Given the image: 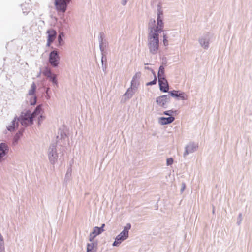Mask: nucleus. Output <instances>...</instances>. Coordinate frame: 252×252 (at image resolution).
<instances>
[{
	"mask_svg": "<svg viewBox=\"0 0 252 252\" xmlns=\"http://www.w3.org/2000/svg\"><path fill=\"white\" fill-rule=\"evenodd\" d=\"M171 97L169 94L163 95L156 98L157 103L163 108H167V104L170 101Z\"/></svg>",
	"mask_w": 252,
	"mask_h": 252,
	"instance_id": "9d476101",
	"label": "nucleus"
},
{
	"mask_svg": "<svg viewBox=\"0 0 252 252\" xmlns=\"http://www.w3.org/2000/svg\"><path fill=\"white\" fill-rule=\"evenodd\" d=\"M170 96H172L178 100H186L187 99V95L185 93L180 90H172L168 92Z\"/></svg>",
	"mask_w": 252,
	"mask_h": 252,
	"instance_id": "f8f14e48",
	"label": "nucleus"
},
{
	"mask_svg": "<svg viewBox=\"0 0 252 252\" xmlns=\"http://www.w3.org/2000/svg\"><path fill=\"white\" fill-rule=\"evenodd\" d=\"M104 226L105 224H102L101 227H94L93 229V233L95 234L96 236L99 235L104 231L103 229Z\"/></svg>",
	"mask_w": 252,
	"mask_h": 252,
	"instance_id": "6ab92c4d",
	"label": "nucleus"
},
{
	"mask_svg": "<svg viewBox=\"0 0 252 252\" xmlns=\"http://www.w3.org/2000/svg\"><path fill=\"white\" fill-rule=\"evenodd\" d=\"M49 90H50V88H46V93L47 94H48V91H49Z\"/></svg>",
	"mask_w": 252,
	"mask_h": 252,
	"instance_id": "de8ad7c7",
	"label": "nucleus"
},
{
	"mask_svg": "<svg viewBox=\"0 0 252 252\" xmlns=\"http://www.w3.org/2000/svg\"><path fill=\"white\" fill-rule=\"evenodd\" d=\"M70 2L65 0H54V5L57 11L64 13Z\"/></svg>",
	"mask_w": 252,
	"mask_h": 252,
	"instance_id": "6e6552de",
	"label": "nucleus"
},
{
	"mask_svg": "<svg viewBox=\"0 0 252 252\" xmlns=\"http://www.w3.org/2000/svg\"><path fill=\"white\" fill-rule=\"evenodd\" d=\"M185 188H186V184H185V183H182V188H181V189H180V191H181V193H182L184 191V190L185 189Z\"/></svg>",
	"mask_w": 252,
	"mask_h": 252,
	"instance_id": "a19ab883",
	"label": "nucleus"
},
{
	"mask_svg": "<svg viewBox=\"0 0 252 252\" xmlns=\"http://www.w3.org/2000/svg\"><path fill=\"white\" fill-rule=\"evenodd\" d=\"M33 117L30 110H27L26 112H22L19 117L16 116L14 118L11 122V124L7 126V128L9 131H13L18 128L19 122L22 126L27 127L33 124Z\"/></svg>",
	"mask_w": 252,
	"mask_h": 252,
	"instance_id": "f03ea898",
	"label": "nucleus"
},
{
	"mask_svg": "<svg viewBox=\"0 0 252 252\" xmlns=\"http://www.w3.org/2000/svg\"><path fill=\"white\" fill-rule=\"evenodd\" d=\"M53 42L52 41H51V40H49L47 39V44H46V46L47 47H50L51 46V44L53 43Z\"/></svg>",
	"mask_w": 252,
	"mask_h": 252,
	"instance_id": "37998d69",
	"label": "nucleus"
},
{
	"mask_svg": "<svg viewBox=\"0 0 252 252\" xmlns=\"http://www.w3.org/2000/svg\"><path fill=\"white\" fill-rule=\"evenodd\" d=\"M158 82L160 90L164 93H168L169 85L167 80L165 77L160 78L158 79Z\"/></svg>",
	"mask_w": 252,
	"mask_h": 252,
	"instance_id": "4468645a",
	"label": "nucleus"
},
{
	"mask_svg": "<svg viewBox=\"0 0 252 252\" xmlns=\"http://www.w3.org/2000/svg\"><path fill=\"white\" fill-rule=\"evenodd\" d=\"M158 79L162 77H165L164 72V67L163 65H160L159 67L158 71Z\"/></svg>",
	"mask_w": 252,
	"mask_h": 252,
	"instance_id": "b1692460",
	"label": "nucleus"
},
{
	"mask_svg": "<svg viewBox=\"0 0 252 252\" xmlns=\"http://www.w3.org/2000/svg\"><path fill=\"white\" fill-rule=\"evenodd\" d=\"M36 89V86L34 82H33L31 85V89L29 91L28 94L30 95L35 96V93Z\"/></svg>",
	"mask_w": 252,
	"mask_h": 252,
	"instance_id": "5701e85b",
	"label": "nucleus"
},
{
	"mask_svg": "<svg viewBox=\"0 0 252 252\" xmlns=\"http://www.w3.org/2000/svg\"><path fill=\"white\" fill-rule=\"evenodd\" d=\"M67 138L66 133L63 130L59 129L58 131V135L56 136V142L52 143L48 151V157L50 163L54 165L57 162L58 158V154L57 151V143L61 144V146L63 145L64 141Z\"/></svg>",
	"mask_w": 252,
	"mask_h": 252,
	"instance_id": "f257e3e1",
	"label": "nucleus"
},
{
	"mask_svg": "<svg viewBox=\"0 0 252 252\" xmlns=\"http://www.w3.org/2000/svg\"><path fill=\"white\" fill-rule=\"evenodd\" d=\"M57 40H58V43L56 45V46L58 47H60L61 46H63L64 43L63 38H58Z\"/></svg>",
	"mask_w": 252,
	"mask_h": 252,
	"instance_id": "7c9ffc66",
	"label": "nucleus"
},
{
	"mask_svg": "<svg viewBox=\"0 0 252 252\" xmlns=\"http://www.w3.org/2000/svg\"><path fill=\"white\" fill-rule=\"evenodd\" d=\"M63 24H64L63 25V27L65 28V29H67V27H66V25L67 24V21L65 19H63Z\"/></svg>",
	"mask_w": 252,
	"mask_h": 252,
	"instance_id": "c03bdc74",
	"label": "nucleus"
},
{
	"mask_svg": "<svg viewBox=\"0 0 252 252\" xmlns=\"http://www.w3.org/2000/svg\"><path fill=\"white\" fill-rule=\"evenodd\" d=\"M198 148V145L194 142H189L185 147V150L183 154V157L186 158L189 154L192 153L195 151Z\"/></svg>",
	"mask_w": 252,
	"mask_h": 252,
	"instance_id": "ddd939ff",
	"label": "nucleus"
},
{
	"mask_svg": "<svg viewBox=\"0 0 252 252\" xmlns=\"http://www.w3.org/2000/svg\"><path fill=\"white\" fill-rule=\"evenodd\" d=\"M135 93V91L132 90V88H129L123 95V96L125 97L124 101H125L126 99H130Z\"/></svg>",
	"mask_w": 252,
	"mask_h": 252,
	"instance_id": "a211bd4d",
	"label": "nucleus"
},
{
	"mask_svg": "<svg viewBox=\"0 0 252 252\" xmlns=\"http://www.w3.org/2000/svg\"><path fill=\"white\" fill-rule=\"evenodd\" d=\"M163 44L165 46H166L168 45V37L167 36V35L165 33H163Z\"/></svg>",
	"mask_w": 252,
	"mask_h": 252,
	"instance_id": "f704fd0d",
	"label": "nucleus"
},
{
	"mask_svg": "<svg viewBox=\"0 0 252 252\" xmlns=\"http://www.w3.org/2000/svg\"><path fill=\"white\" fill-rule=\"evenodd\" d=\"M97 245V241L88 243L87 245V252H96Z\"/></svg>",
	"mask_w": 252,
	"mask_h": 252,
	"instance_id": "f3484780",
	"label": "nucleus"
},
{
	"mask_svg": "<svg viewBox=\"0 0 252 252\" xmlns=\"http://www.w3.org/2000/svg\"><path fill=\"white\" fill-rule=\"evenodd\" d=\"M145 69L151 70L152 73L153 74V75L156 74L155 72H154V71L152 69H151V68H150L149 67H145Z\"/></svg>",
	"mask_w": 252,
	"mask_h": 252,
	"instance_id": "a18cd8bd",
	"label": "nucleus"
},
{
	"mask_svg": "<svg viewBox=\"0 0 252 252\" xmlns=\"http://www.w3.org/2000/svg\"><path fill=\"white\" fill-rule=\"evenodd\" d=\"M37 102V98L36 96L33 95L32 98L30 100V104L31 105H35Z\"/></svg>",
	"mask_w": 252,
	"mask_h": 252,
	"instance_id": "473e14b6",
	"label": "nucleus"
},
{
	"mask_svg": "<svg viewBox=\"0 0 252 252\" xmlns=\"http://www.w3.org/2000/svg\"><path fill=\"white\" fill-rule=\"evenodd\" d=\"M163 114L165 115L171 116V115L172 114H177V110H170L168 111H165L163 112Z\"/></svg>",
	"mask_w": 252,
	"mask_h": 252,
	"instance_id": "c85d7f7f",
	"label": "nucleus"
},
{
	"mask_svg": "<svg viewBox=\"0 0 252 252\" xmlns=\"http://www.w3.org/2000/svg\"><path fill=\"white\" fill-rule=\"evenodd\" d=\"M127 2V0H122V4L123 5H125Z\"/></svg>",
	"mask_w": 252,
	"mask_h": 252,
	"instance_id": "49530a36",
	"label": "nucleus"
},
{
	"mask_svg": "<svg viewBox=\"0 0 252 252\" xmlns=\"http://www.w3.org/2000/svg\"><path fill=\"white\" fill-rule=\"evenodd\" d=\"M102 44H101L102 45V49H100V50L101 52V53L103 54V53H104V48H105L107 45H108V42L106 41V40H103V41H102Z\"/></svg>",
	"mask_w": 252,
	"mask_h": 252,
	"instance_id": "2f4dec72",
	"label": "nucleus"
},
{
	"mask_svg": "<svg viewBox=\"0 0 252 252\" xmlns=\"http://www.w3.org/2000/svg\"><path fill=\"white\" fill-rule=\"evenodd\" d=\"M154 79L151 81L147 82L146 84V86H152V85L156 84L157 81V77H156V74L154 75Z\"/></svg>",
	"mask_w": 252,
	"mask_h": 252,
	"instance_id": "c756f323",
	"label": "nucleus"
},
{
	"mask_svg": "<svg viewBox=\"0 0 252 252\" xmlns=\"http://www.w3.org/2000/svg\"><path fill=\"white\" fill-rule=\"evenodd\" d=\"M4 251V241L3 237L0 233V252H3Z\"/></svg>",
	"mask_w": 252,
	"mask_h": 252,
	"instance_id": "bb28decb",
	"label": "nucleus"
},
{
	"mask_svg": "<svg viewBox=\"0 0 252 252\" xmlns=\"http://www.w3.org/2000/svg\"><path fill=\"white\" fill-rule=\"evenodd\" d=\"M46 33L48 34L47 39L54 42L57 35V32L53 29H49L47 31Z\"/></svg>",
	"mask_w": 252,
	"mask_h": 252,
	"instance_id": "dca6fc26",
	"label": "nucleus"
},
{
	"mask_svg": "<svg viewBox=\"0 0 252 252\" xmlns=\"http://www.w3.org/2000/svg\"><path fill=\"white\" fill-rule=\"evenodd\" d=\"M105 37V34H104V33L102 32H99L98 40H99V48L100 49H102V45H101V44H102V42L103 41V40H105L104 39Z\"/></svg>",
	"mask_w": 252,
	"mask_h": 252,
	"instance_id": "393cba45",
	"label": "nucleus"
},
{
	"mask_svg": "<svg viewBox=\"0 0 252 252\" xmlns=\"http://www.w3.org/2000/svg\"><path fill=\"white\" fill-rule=\"evenodd\" d=\"M148 46L149 52L153 55L157 53L159 49V34L150 31L148 37Z\"/></svg>",
	"mask_w": 252,
	"mask_h": 252,
	"instance_id": "7ed1b4c3",
	"label": "nucleus"
},
{
	"mask_svg": "<svg viewBox=\"0 0 252 252\" xmlns=\"http://www.w3.org/2000/svg\"><path fill=\"white\" fill-rule=\"evenodd\" d=\"M174 120L175 117L174 116L161 117L159 118L158 122L161 125H165L172 123Z\"/></svg>",
	"mask_w": 252,
	"mask_h": 252,
	"instance_id": "2eb2a0df",
	"label": "nucleus"
},
{
	"mask_svg": "<svg viewBox=\"0 0 252 252\" xmlns=\"http://www.w3.org/2000/svg\"><path fill=\"white\" fill-rule=\"evenodd\" d=\"M101 54H102V57H101V61L102 67L103 71H105L107 68L106 57L104 55V53H103V54L101 53Z\"/></svg>",
	"mask_w": 252,
	"mask_h": 252,
	"instance_id": "4be33fe9",
	"label": "nucleus"
},
{
	"mask_svg": "<svg viewBox=\"0 0 252 252\" xmlns=\"http://www.w3.org/2000/svg\"><path fill=\"white\" fill-rule=\"evenodd\" d=\"M212 36V34L208 32L204 34L199 38V43L204 49H207L209 48V42Z\"/></svg>",
	"mask_w": 252,
	"mask_h": 252,
	"instance_id": "1a4fd4ad",
	"label": "nucleus"
},
{
	"mask_svg": "<svg viewBox=\"0 0 252 252\" xmlns=\"http://www.w3.org/2000/svg\"><path fill=\"white\" fill-rule=\"evenodd\" d=\"M138 85H139V82L138 81L132 80L131 82V86L130 88H132V90L136 91L138 88Z\"/></svg>",
	"mask_w": 252,
	"mask_h": 252,
	"instance_id": "a878e982",
	"label": "nucleus"
},
{
	"mask_svg": "<svg viewBox=\"0 0 252 252\" xmlns=\"http://www.w3.org/2000/svg\"><path fill=\"white\" fill-rule=\"evenodd\" d=\"M155 22H156V21L154 19H151L150 20V21H149V29L150 30H151V27H154V26L155 25ZM150 31L151 30H150Z\"/></svg>",
	"mask_w": 252,
	"mask_h": 252,
	"instance_id": "c9c22d12",
	"label": "nucleus"
},
{
	"mask_svg": "<svg viewBox=\"0 0 252 252\" xmlns=\"http://www.w3.org/2000/svg\"><path fill=\"white\" fill-rule=\"evenodd\" d=\"M97 236L93 233L92 231L91 233H90L89 235V240L91 242H93L94 239Z\"/></svg>",
	"mask_w": 252,
	"mask_h": 252,
	"instance_id": "72a5a7b5",
	"label": "nucleus"
},
{
	"mask_svg": "<svg viewBox=\"0 0 252 252\" xmlns=\"http://www.w3.org/2000/svg\"><path fill=\"white\" fill-rule=\"evenodd\" d=\"M72 169L71 167L68 168L65 177V181H67L70 179L71 175Z\"/></svg>",
	"mask_w": 252,
	"mask_h": 252,
	"instance_id": "cd10ccee",
	"label": "nucleus"
},
{
	"mask_svg": "<svg viewBox=\"0 0 252 252\" xmlns=\"http://www.w3.org/2000/svg\"><path fill=\"white\" fill-rule=\"evenodd\" d=\"M9 151V147L5 143H0V163L5 160Z\"/></svg>",
	"mask_w": 252,
	"mask_h": 252,
	"instance_id": "9b49d317",
	"label": "nucleus"
},
{
	"mask_svg": "<svg viewBox=\"0 0 252 252\" xmlns=\"http://www.w3.org/2000/svg\"><path fill=\"white\" fill-rule=\"evenodd\" d=\"M42 111V106L41 105H39L36 106L33 112L32 113V117L33 118L36 117L37 115L40 114Z\"/></svg>",
	"mask_w": 252,
	"mask_h": 252,
	"instance_id": "412c9836",
	"label": "nucleus"
},
{
	"mask_svg": "<svg viewBox=\"0 0 252 252\" xmlns=\"http://www.w3.org/2000/svg\"><path fill=\"white\" fill-rule=\"evenodd\" d=\"M52 50L49 55L48 62L53 67H57L60 63V57L57 49L52 47Z\"/></svg>",
	"mask_w": 252,
	"mask_h": 252,
	"instance_id": "423d86ee",
	"label": "nucleus"
},
{
	"mask_svg": "<svg viewBox=\"0 0 252 252\" xmlns=\"http://www.w3.org/2000/svg\"><path fill=\"white\" fill-rule=\"evenodd\" d=\"M43 74L52 83V84L57 86L58 80L57 75L52 72L51 68L48 67H45L43 70Z\"/></svg>",
	"mask_w": 252,
	"mask_h": 252,
	"instance_id": "0eeeda50",
	"label": "nucleus"
},
{
	"mask_svg": "<svg viewBox=\"0 0 252 252\" xmlns=\"http://www.w3.org/2000/svg\"><path fill=\"white\" fill-rule=\"evenodd\" d=\"M131 224L127 223L124 227L123 230L115 238V241L112 245L118 246L124 240L128 238L129 230L131 228Z\"/></svg>",
	"mask_w": 252,
	"mask_h": 252,
	"instance_id": "39448f33",
	"label": "nucleus"
},
{
	"mask_svg": "<svg viewBox=\"0 0 252 252\" xmlns=\"http://www.w3.org/2000/svg\"><path fill=\"white\" fill-rule=\"evenodd\" d=\"M140 76H141V73L140 72H137L133 76L132 80L138 81V79L140 78Z\"/></svg>",
	"mask_w": 252,
	"mask_h": 252,
	"instance_id": "e433bc0d",
	"label": "nucleus"
},
{
	"mask_svg": "<svg viewBox=\"0 0 252 252\" xmlns=\"http://www.w3.org/2000/svg\"><path fill=\"white\" fill-rule=\"evenodd\" d=\"M242 220V213H240L239 214V215H238V217L237 218V223L238 225H239L241 224Z\"/></svg>",
	"mask_w": 252,
	"mask_h": 252,
	"instance_id": "4c0bfd02",
	"label": "nucleus"
},
{
	"mask_svg": "<svg viewBox=\"0 0 252 252\" xmlns=\"http://www.w3.org/2000/svg\"><path fill=\"white\" fill-rule=\"evenodd\" d=\"M173 163V159L172 158H168L166 159V165L167 166L171 165Z\"/></svg>",
	"mask_w": 252,
	"mask_h": 252,
	"instance_id": "58836bf2",
	"label": "nucleus"
},
{
	"mask_svg": "<svg viewBox=\"0 0 252 252\" xmlns=\"http://www.w3.org/2000/svg\"><path fill=\"white\" fill-rule=\"evenodd\" d=\"M64 37V33L63 32H60L58 35V38H63Z\"/></svg>",
	"mask_w": 252,
	"mask_h": 252,
	"instance_id": "79ce46f5",
	"label": "nucleus"
},
{
	"mask_svg": "<svg viewBox=\"0 0 252 252\" xmlns=\"http://www.w3.org/2000/svg\"><path fill=\"white\" fill-rule=\"evenodd\" d=\"M45 117L42 115H40L38 118V125H40L41 123V122L44 120Z\"/></svg>",
	"mask_w": 252,
	"mask_h": 252,
	"instance_id": "ea45409f",
	"label": "nucleus"
},
{
	"mask_svg": "<svg viewBox=\"0 0 252 252\" xmlns=\"http://www.w3.org/2000/svg\"><path fill=\"white\" fill-rule=\"evenodd\" d=\"M157 8V26L156 27H151V31L153 32H157L159 34L163 31V28L164 27V23L163 22V12L162 10V5L160 3L158 4Z\"/></svg>",
	"mask_w": 252,
	"mask_h": 252,
	"instance_id": "20e7f679",
	"label": "nucleus"
},
{
	"mask_svg": "<svg viewBox=\"0 0 252 252\" xmlns=\"http://www.w3.org/2000/svg\"><path fill=\"white\" fill-rule=\"evenodd\" d=\"M24 129H20L18 131V132L15 134L14 138H13V143L14 144H16L18 140H19L20 137L23 135V133L24 131Z\"/></svg>",
	"mask_w": 252,
	"mask_h": 252,
	"instance_id": "aec40b11",
	"label": "nucleus"
}]
</instances>
